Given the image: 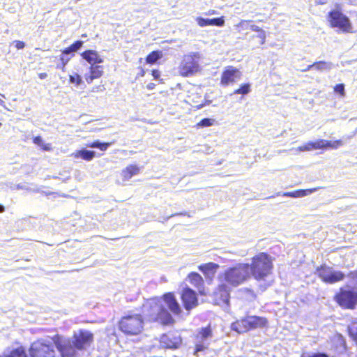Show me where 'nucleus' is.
I'll list each match as a JSON object with an SVG mask.
<instances>
[{
    "instance_id": "f257e3e1",
    "label": "nucleus",
    "mask_w": 357,
    "mask_h": 357,
    "mask_svg": "<svg viewBox=\"0 0 357 357\" xmlns=\"http://www.w3.org/2000/svg\"><path fill=\"white\" fill-rule=\"evenodd\" d=\"M168 310L175 315L181 312V307L172 293L165 294L161 298L148 300L143 305L142 312L149 321L169 325L174 320Z\"/></svg>"
},
{
    "instance_id": "f03ea898",
    "label": "nucleus",
    "mask_w": 357,
    "mask_h": 357,
    "mask_svg": "<svg viewBox=\"0 0 357 357\" xmlns=\"http://www.w3.org/2000/svg\"><path fill=\"white\" fill-rule=\"evenodd\" d=\"M54 341L61 357H77L78 351L85 350L93 341V334L86 329L74 331L71 338L56 335Z\"/></svg>"
},
{
    "instance_id": "7ed1b4c3",
    "label": "nucleus",
    "mask_w": 357,
    "mask_h": 357,
    "mask_svg": "<svg viewBox=\"0 0 357 357\" xmlns=\"http://www.w3.org/2000/svg\"><path fill=\"white\" fill-rule=\"evenodd\" d=\"M273 268L271 256L265 252H261L255 256L250 265V275H252L257 280H264Z\"/></svg>"
},
{
    "instance_id": "20e7f679",
    "label": "nucleus",
    "mask_w": 357,
    "mask_h": 357,
    "mask_svg": "<svg viewBox=\"0 0 357 357\" xmlns=\"http://www.w3.org/2000/svg\"><path fill=\"white\" fill-rule=\"evenodd\" d=\"M224 280L233 287L242 284L250 277V264H238L227 268L224 273Z\"/></svg>"
},
{
    "instance_id": "39448f33",
    "label": "nucleus",
    "mask_w": 357,
    "mask_h": 357,
    "mask_svg": "<svg viewBox=\"0 0 357 357\" xmlns=\"http://www.w3.org/2000/svg\"><path fill=\"white\" fill-rule=\"evenodd\" d=\"M266 324L267 319L264 317L247 316L233 322L231 325V328L238 333H243L252 329L264 327Z\"/></svg>"
},
{
    "instance_id": "423d86ee",
    "label": "nucleus",
    "mask_w": 357,
    "mask_h": 357,
    "mask_svg": "<svg viewBox=\"0 0 357 357\" xmlns=\"http://www.w3.org/2000/svg\"><path fill=\"white\" fill-rule=\"evenodd\" d=\"M144 319L140 314L127 315L119 321L120 330L126 335H135L142 332Z\"/></svg>"
},
{
    "instance_id": "0eeeda50",
    "label": "nucleus",
    "mask_w": 357,
    "mask_h": 357,
    "mask_svg": "<svg viewBox=\"0 0 357 357\" xmlns=\"http://www.w3.org/2000/svg\"><path fill=\"white\" fill-rule=\"evenodd\" d=\"M55 343L54 337L52 341L47 340H40L31 344L29 348V354L31 357H54Z\"/></svg>"
},
{
    "instance_id": "6e6552de",
    "label": "nucleus",
    "mask_w": 357,
    "mask_h": 357,
    "mask_svg": "<svg viewBox=\"0 0 357 357\" xmlns=\"http://www.w3.org/2000/svg\"><path fill=\"white\" fill-rule=\"evenodd\" d=\"M199 54L192 53L185 55L181 63L179 70L180 73L183 77H188L199 70Z\"/></svg>"
},
{
    "instance_id": "1a4fd4ad",
    "label": "nucleus",
    "mask_w": 357,
    "mask_h": 357,
    "mask_svg": "<svg viewBox=\"0 0 357 357\" xmlns=\"http://www.w3.org/2000/svg\"><path fill=\"white\" fill-rule=\"evenodd\" d=\"M316 273L326 283L333 284L343 280L345 278L344 273L335 271L333 268L322 265L316 270Z\"/></svg>"
},
{
    "instance_id": "9d476101",
    "label": "nucleus",
    "mask_w": 357,
    "mask_h": 357,
    "mask_svg": "<svg viewBox=\"0 0 357 357\" xmlns=\"http://www.w3.org/2000/svg\"><path fill=\"white\" fill-rule=\"evenodd\" d=\"M328 20L332 27H337L344 32H351L352 26L350 20L342 12L336 10L330 11Z\"/></svg>"
},
{
    "instance_id": "9b49d317",
    "label": "nucleus",
    "mask_w": 357,
    "mask_h": 357,
    "mask_svg": "<svg viewBox=\"0 0 357 357\" xmlns=\"http://www.w3.org/2000/svg\"><path fill=\"white\" fill-rule=\"evenodd\" d=\"M335 299L340 306L352 309L357 303V292L354 289L341 288L340 292L335 295Z\"/></svg>"
},
{
    "instance_id": "f8f14e48",
    "label": "nucleus",
    "mask_w": 357,
    "mask_h": 357,
    "mask_svg": "<svg viewBox=\"0 0 357 357\" xmlns=\"http://www.w3.org/2000/svg\"><path fill=\"white\" fill-rule=\"evenodd\" d=\"M182 343V338L177 331L162 334L160 337V347L166 349H177Z\"/></svg>"
},
{
    "instance_id": "ddd939ff",
    "label": "nucleus",
    "mask_w": 357,
    "mask_h": 357,
    "mask_svg": "<svg viewBox=\"0 0 357 357\" xmlns=\"http://www.w3.org/2000/svg\"><path fill=\"white\" fill-rule=\"evenodd\" d=\"M212 337L210 326L202 328L197 334L195 339V354L206 349L209 346V340Z\"/></svg>"
},
{
    "instance_id": "4468645a",
    "label": "nucleus",
    "mask_w": 357,
    "mask_h": 357,
    "mask_svg": "<svg viewBox=\"0 0 357 357\" xmlns=\"http://www.w3.org/2000/svg\"><path fill=\"white\" fill-rule=\"evenodd\" d=\"M242 75L241 72L232 66L227 68L222 73L221 77V84L227 86L229 84L234 83L241 79Z\"/></svg>"
},
{
    "instance_id": "2eb2a0df",
    "label": "nucleus",
    "mask_w": 357,
    "mask_h": 357,
    "mask_svg": "<svg viewBox=\"0 0 357 357\" xmlns=\"http://www.w3.org/2000/svg\"><path fill=\"white\" fill-rule=\"evenodd\" d=\"M214 296L218 305L225 304L228 305L230 298V289L227 284H221L214 292Z\"/></svg>"
},
{
    "instance_id": "dca6fc26",
    "label": "nucleus",
    "mask_w": 357,
    "mask_h": 357,
    "mask_svg": "<svg viewBox=\"0 0 357 357\" xmlns=\"http://www.w3.org/2000/svg\"><path fill=\"white\" fill-rule=\"evenodd\" d=\"M182 301L184 307L190 310L197 305V297L195 291L190 289H186L182 294Z\"/></svg>"
},
{
    "instance_id": "f3484780",
    "label": "nucleus",
    "mask_w": 357,
    "mask_h": 357,
    "mask_svg": "<svg viewBox=\"0 0 357 357\" xmlns=\"http://www.w3.org/2000/svg\"><path fill=\"white\" fill-rule=\"evenodd\" d=\"M219 266L215 263L210 262L199 266V269L204 273L206 278L211 280L218 268Z\"/></svg>"
},
{
    "instance_id": "a211bd4d",
    "label": "nucleus",
    "mask_w": 357,
    "mask_h": 357,
    "mask_svg": "<svg viewBox=\"0 0 357 357\" xmlns=\"http://www.w3.org/2000/svg\"><path fill=\"white\" fill-rule=\"evenodd\" d=\"M82 56L84 59L91 63V66L94 63H100L103 61L98 52L95 50H86L82 54Z\"/></svg>"
},
{
    "instance_id": "6ab92c4d",
    "label": "nucleus",
    "mask_w": 357,
    "mask_h": 357,
    "mask_svg": "<svg viewBox=\"0 0 357 357\" xmlns=\"http://www.w3.org/2000/svg\"><path fill=\"white\" fill-rule=\"evenodd\" d=\"M75 158H82L86 161L92 160L96 156V152L86 149H82L72 154Z\"/></svg>"
},
{
    "instance_id": "aec40b11",
    "label": "nucleus",
    "mask_w": 357,
    "mask_h": 357,
    "mask_svg": "<svg viewBox=\"0 0 357 357\" xmlns=\"http://www.w3.org/2000/svg\"><path fill=\"white\" fill-rule=\"evenodd\" d=\"M325 144V139H319L316 142H310L306 145L300 146L299 150L301 151H307L312 149H324Z\"/></svg>"
},
{
    "instance_id": "412c9836",
    "label": "nucleus",
    "mask_w": 357,
    "mask_h": 357,
    "mask_svg": "<svg viewBox=\"0 0 357 357\" xmlns=\"http://www.w3.org/2000/svg\"><path fill=\"white\" fill-rule=\"evenodd\" d=\"M102 75V67L92 65L90 68V75L86 76V81L90 84L94 79L99 78Z\"/></svg>"
},
{
    "instance_id": "4be33fe9",
    "label": "nucleus",
    "mask_w": 357,
    "mask_h": 357,
    "mask_svg": "<svg viewBox=\"0 0 357 357\" xmlns=\"http://www.w3.org/2000/svg\"><path fill=\"white\" fill-rule=\"evenodd\" d=\"M317 188L307 189V190H298L293 192H287L283 193V196L289 197H303L315 192Z\"/></svg>"
},
{
    "instance_id": "5701e85b",
    "label": "nucleus",
    "mask_w": 357,
    "mask_h": 357,
    "mask_svg": "<svg viewBox=\"0 0 357 357\" xmlns=\"http://www.w3.org/2000/svg\"><path fill=\"white\" fill-rule=\"evenodd\" d=\"M333 64L331 63H327L323 61L315 62L313 64L307 66V68L303 71L309 70L310 69L314 68L317 70H326L332 68Z\"/></svg>"
},
{
    "instance_id": "b1692460",
    "label": "nucleus",
    "mask_w": 357,
    "mask_h": 357,
    "mask_svg": "<svg viewBox=\"0 0 357 357\" xmlns=\"http://www.w3.org/2000/svg\"><path fill=\"white\" fill-rule=\"evenodd\" d=\"M188 280H189V282L192 285H194L195 287H197L199 289L203 286L204 280H203L202 276L196 272L190 273L188 275Z\"/></svg>"
},
{
    "instance_id": "393cba45",
    "label": "nucleus",
    "mask_w": 357,
    "mask_h": 357,
    "mask_svg": "<svg viewBox=\"0 0 357 357\" xmlns=\"http://www.w3.org/2000/svg\"><path fill=\"white\" fill-rule=\"evenodd\" d=\"M1 357H28L24 347H19L12 349L9 353L4 354Z\"/></svg>"
},
{
    "instance_id": "a878e982",
    "label": "nucleus",
    "mask_w": 357,
    "mask_h": 357,
    "mask_svg": "<svg viewBox=\"0 0 357 357\" xmlns=\"http://www.w3.org/2000/svg\"><path fill=\"white\" fill-rule=\"evenodd\" d=\"M112 144L113 142H102L100 140H96L91 143H88L86 146L92 149H98L102 151H105Z\"/></svg>"
},
{
    "instance_id": "bb28decb",
    "label": "nucleus",
    "mask_w": 357,
    "mask_h": 357,
    "mask_svg": "<svg viewBox=\"0 0 357 357\" xmlns=\"http://www.w3.org/2000/svg\"><path fill=\"white\" fill-rule=\"evenodd\" d=\"M139 168L136 165H130L123 171V176L125 180H129L132 176L138 174Z\"/></svg>"
},
{
    "instance_id": "cd10ccee",
    "label": "nucleus",
    "mask_w": 357,
    "mask_h": 357,
    "mask_svg": "<svg viewBox=\"0 0 357 357\" xmlns=\"http://www.w3.org/2000/svg\"><path fill=\"white\" fill-rule=\"evenodd\" d=\"M349 337L356 342L357 345V319L352 320L347 326Z\"/></svg>"
},
{
    "instance_id": "c85d7f7f",
    "label": "nucleus",
    "mask_w": 357,
    "mask_h": 357,
    "mask_svg": "<svg viewBox=\"0 0 357 357\" xmlns=\"http://www.w3.org/2000/svg\"><path fill=\"white\" fill-rule=\"evenodd\" d=\"M162 56V51L157 50V51H153L151 52L146 59V63H155L158 60L161 59Z\"/></svg>"
},
{
    "instance_id": "c756f323",
    "label": "nucleus",
    "mask_w": 357,
    "mask_h": 357,
    "mask_svg": "<svg viewBox=\"0 0 357 357\" xmlns=\"http://www.w3.org/2000/svg\"><path fill=\"white\" fill-rule=\"evenodd\" d=\"M250 84L249 83L243 84L234 91V94L246 95L250 92Z\"/></svg>"
},
{
    "instance_id": "7c9ffc66",
    "label": "nucleus",
    "mask_w": 357,
    "mask_h": 357,
    "mask_svg": "<svg viewBox=\"0 0 357 357\" xmlns=\"http://www.w3.org/2000/svg\"><path fill=\"white\" fill-rule=\"evenodd\" d=\"M215 120L209 118H204L202 119L197 124L198 126L204 128L208 127L213 125Z\"/></svg>"
},
{
    "instance_id": "2f4dec72",
    "label": "nucleus",
    "mask_w": 357,
    "mask_h": 357,
    "mask_svg": "<svg viewBox=\"0 0 357 357\" xmlns=\"http://www.w3.org/2000/svg\"><path fill=\"white\" fill-rule=\"evenodd\" d=\"M225 24L223 17L210 19V26H222Z\"/></svg>"
},
{
    "instance_id": "473e14b6",
    "label": "nucleus",
    "mask_w": 357,
    "mask_h": 357,
    "mask_svg": "<svg viewBox=\"0 0 357 357\" xmlns=\"http://www.w3.org/2000/svg\"><path fill=\"white\" fill-rule=\"evenodd\" d=\"M301 357H329L328 354L326 353H310V352H304L302 354Z\"/></svg>"
},
{
    "instance_id": "72a5a7b5",
    "label": "nucleus",
    "mask_w": 357,
    "mask_h": 357,
    "mask_svg": "<svg viewBox=\"0 0 357 357\" xmlns=\"http://www.w3.org/2000/svg\"><path fill=\"white\" fill-rule=\"evenodd\" d=\"M69 79L70 83L75 84L77 86H79L82 83V79L78 74L70 75Z\"/></svg>"
},
{
    "instance_id": "f704fd0d",
    "label": "nucleus",
    "mask_w": 357,
    "mask_h": 357,
    "mask_svg": "<svg viewBox=\"0 0 357 357\" xmlns=\"http://www.w3.org/2000/svg\"><path fill=\"white\" fill-rule=\"evenodd\" d=\"M197 24L202 26H210V19L199 17L196 19Z\"/></svg>"
},
{
    "instance_id": "c9c22d12",
    "label": "nucleus",
    "mask_w": 357,
    "mask_h": 357,
    "mask_svg": "<svg viewBox=\"0 0 357 357\" xmlns=\"http://www.w3.org/2000/svg\"><path fill=\"white\" fill-rule=\"evenodd\" d=\"M83 45V42L82 40H77L74 43H73L70 47V50L73 51V52H76L79 50Z\"/></svg>"
},
{
    "instance_id": "e433bc0d",
    "label": "nucleus",
    "mask_w": 357,
    "mask_h": 357,
    "mask_svg": "<svg viewBox=\"0 0 357 357\" xmlns=\"http://www.w3.org/2000/svg\"><path fill=\"white\" fill-rule=\"evenodd\" d=\"M71 56H68V54L62 52L61 56V61L62 62V70L64 71L65 66L70 59Z\"/></svg>"
},
{
    "instance_id": "4c0bfd02",
    "label": "nucleus",
    "mask_w": 357,
    "mask_h": 357,
    "mask_svg": "<svg viewBox=\"0 0 357 357\" xmlns=\"http://www.w3.org/2000/svg\"><path fill=\"white\" fill-rule=\"evenodd\" d=\"M335 92L344 96V85L343 84H338L334 87Z\"/></svg>"
},
{
    "instance_id": "58836bf2",
    "label": "nucleus",
    "mask_w": 357,
    "mask_h": 357,
    "mask_svg": "<svg viewBox=\"0 0 357 357\" xmlns=\"http://www.w3.org/2000/svg\"><path fill=\"white\" fill-rule=\"evenodd\" d=\"M347 278H349L354 284L357 285V270L350 272L347 275Z\"/></svg>"
},
{
    "instance_id": "ea45409f",
    "label": "nucleus",
    "mask_w": 357,
    "mask_h": 357,
    "mask_svg": "<svg viewBox=\"0 0 357 357\" xmlns=\"http://www.w3.org/2000/svg\"><path fill=\"white\" fill-rule=\"evenodd\" d=\"M256 37L259 38L260 39V42H259V44L261 45H264L266 42V32L264 30H262L260 32H259L258 35L256 36Z\"/></svg>"
},
{
    "instance_id": "a19ab883",
    "label": "nucleus",
    "mask_w": 357,
    "mask_h": 357,
    "mask_svg": "<svg viewBox=\"0 0 357 357\" xmlns=\"http://www.w3.org/2000/svg\"><path fill=\"white\" fill-rule=\"evenodd\" d=\"M250 25L251 24H250V22L249 21L242 20L238 24V26L240 27L243 30H245V29H250Z\"/></svg>"
},
{
    "instance_id": "79ce46f5",
    "label": "nucleus",
    "mask_w": 357,
    "mask_h": 357,
    "mask_svg": "<svg viewBox=\"0 0 357 357\" xmlns=\"http://www.w3.org/2000/svg\"><path fill=\"white\" fill-rule=\"evenodd\" d=\"M343 145V142L342 140H336L334 142H332V149H337L339 147L342 146Z\"/></svg>"
},
{
    "instance_id": "37998d69",
    "label": "nucleus",
    "mask_w": 357,
    "mask_h": 357,
    "mask_svg": "<svg viewBox=\"0 0 357 357\" xmlns=\"http://www.w3.org/2000/svg\"><path fill=\"white\" fill-rule=\"evenodd\" d=\"M33 143L40 146H43V141L40 136H37L33 138Z\"/></svg>"
},
{
    "instance_id": "c03bdc74",
    "label": "nucleus",
    "mask_w": 357,
    "mask_h": 357,
    "mask_svg": "<svg viewBox=\"0 0 357 357\" xmlns=\"http://www.w3.org/2000/svg\"><path fill=\"white\" fill-rule=\"evenodd\" d=\"M15 47L17 50H22L24 47L25 43L20 40H15Z\"/></svg>"
},
{
    "instance_id": "a18cd8bd",
    "label": "nucleus",
    "mask_w": 357,
    "mask_h": 357,
    "mask_svg": "<svg viewBox=\"0 0 357 357\" xmlns=\"http://www.w3.org/2000/svg\"><path fill=\"white\" fill-rule=\"evenodd\" d=\"M250 29H251L253 31L258 32V33L263 30L262 29H261L260 27H259L258 26H257L255 24H251L250 26Z\"/></svg>"
},
{
    "instance_id": "49530a36",
    "label": "nucleus",
    "mask_w": 357,
    "mask_h": 357,
    "mask_svg": "<svg viewBox=\"0 0 357 357\" xmlns=\"http://www.w3.org/2000/svg\"><path fill=\"white\" fill-rule=\"evenodd\" d=\"M160 72L157 70H153L152 71V75L153 76V77L155 79L158 78L160 77Z\"/></svg>"
},
{
    "instance_id": "de8ad7c7",
    "label": "nucleus",
    "mask_w": 357,
    "mask_h": 357,
    "mask_svg": "<svg viewBox=\"0 0 357 357\" xmlns=\"http://www.w3.org/2000/svg\"><path fill=\"white\" fill-rule=\"evenodd\" d=\"M326 144H324V149H331L332 142L325 140Z\"/></svg>"
},
{
    "instance_id": "09e8293b",
    "label": "nucleus",
    "mask_w": 357,
    "mask_h": 357,
    "mask_svg": "<svg viewBox=\"0 0 357 357\" xmlns=\"http://www.w3.org/2000/svg\"><path fill=\"white\" fill-rule=\"evenodd\" d=\"M62 52L68 54V56H70L73 54V51L70 50V47L66 48L64 50H63Z\"/></svg>"
},
{
    "instance_id": "8fccbe9b",
    "label": "nucleus",
    "mask_w": 357,
    "mask_h": 357,
    "mask_svg": "<svg viewBox=\"0 0 357 357\" xmlns=\"http://www.w3.org/2000/svg\"><path fill=\"white\" fill-rule=\"evenodd\" d=\"M187 215V212H182V213H175V214H173V215L167 217V219H169L171 217L174 216V215Z\"/></svg>"
},
{
    "instance_id": "3c124183",
    "label": "nucleus",
    "mask_w": 357,
    "mask_h": 357,
    "mask_svg": "<svg viewBox=\"0 0 357 357\" xmlns=\"http://www.w3.org/2000/svg\"><path fill=\"white\" fill-rule=\"evenodd\" d=\"M41 147L45 151H50V145L49 144H43V146H41Z\"/></svg>"
},
{
    "instance_id": "603ef678",
    "label": "nucleus",
    "mask_w": 357,
    "mask_h": 357,
    "mask_svg": "<svg viewBox=\"0 0 357 357\" xmlns=\"http://www.w3.org/2000/svg\"><path fill=\"white\" fill-rule=\"evenodd\" d=\"M155 86V84L154 83H149L147 85V89L149 90H151V89H154Z\"/></svg>"
},
{
    "instance_id": "864d4df0",
    "label": "nucleus",
    "mask_w": 357,
    "mask_h": 357,
    "mask_svg": "<svg viewBox=\"0 0 357 357\" xmlns=\"http://www.w3.org/2000/svg\"><path fill=\"white\" fill-rule=\"evenodd\" d=\"M40 78L41 79H43V78H45L47 77V74L46 73H41L40 74Z\"/></svg>"
},
{
    "instance_id": "5fc2aeb1",
    "label": "nucleus",
    "mask_w": 357,
    "mask_h": 357,
    "mask_svg": "<svg viewBox=\"0 0 357 357\" xmlns=\"http://www.w3.org/2000/svg\"><path fill=\"white\" fill-rule=\"evenodd\" d=\"M5 211V207L0 204V213H3Z\"/></svg>"
},
{
    "instance_id": "6e6d98bb",
    "label": "nucleus",
    "mask_w": 357,
    "mask_h": 357,
    "mask_svg": "<svg viewBox=\"0 0 357 357\" xmlns=\"http://www.w3.org/2000/svg\"><path fill=\"white\" fill-rule=\"evenodd\" d=\"M17 189H23V186L21 184H17L16 185Z\"/></svg>"
},
{
    "instance_id": "4d7b16f0",
    "label": "nucleus",
    "mask_w": 357,
    "mask_h": 357,
    "mask_svg": "<svg viewBox=\"0 0 357 357\" xmlns=\"http://www.w3.org/2000/svg\"><path fill=\"white\" fill-rule=\"evenodd\" d=\"M57 68H61L62 70V63L61 64H58Z\"/></svg>"
},
{
    "instance_id": "13d9d810",
    "label": "nucleus",
    "mask_w": 357,
    "mask_h": 357,
    "mask_svg": "<svg viewBox=\"0 0 357 357\" xmlns=\"http://www.w3.org/2000/svg\"><path fill=\"white\" fill-rule=\"evenodd\" d=\"M1 102H3V101L2 100H1V99H0V103H1Z\"/></svg>"
},
{
    "instance_id": "bf43d9fd",
    "label": "nucleus",
    "mask_w": 357,
    "mask_h": 357,
    "mask_svg": "<svg viewBox=\"0 0 357 357\" xmlns=\"http://www.w3.org/2000/svg\"><path fill=\"white\" fill-rule=\"evenodd\" d=\"M0 357H1V356H0Z\"/></svg>"
}]
</instances>
